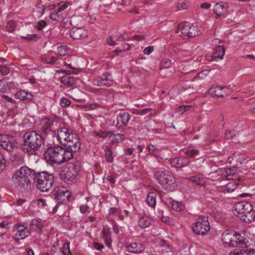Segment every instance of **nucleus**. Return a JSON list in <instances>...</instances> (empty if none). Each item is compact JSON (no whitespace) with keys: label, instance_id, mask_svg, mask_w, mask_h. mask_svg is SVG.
I'll use <instances>...</instances> for the list:
<instances>
[{"label":"nucleus","instance_id":"nucleus-1","mask_svg":"<svg viewBox=\"0 0 255 255\" xmlns=\"http://www.w3.org/2000/svg\"><path fill=\"white\" fill-rule=\"evenodd\" d=\"M21 149L30 155H37L44 145L43 136L35 130L26 131L22 137Z\"/></svg>","mask_w":255,"mask_h":255},{"label":"nucleus","instance_id":"nucleus-2","mask_svg":"<svg viewBox=\"0 0 255 255\" xmlns=\"http://www.w3.org/2000/svg\"><path fill=\"white\" fill-rule=\"evenodd\" d=\"M73 155L69 152H66L61 146H49L44 153V157L47 162L53 166L60 164L72 158Z\"/></svg>","mask_w":255,"mask_h":255},{"label":"nucleus","instance_id":"nucleus-3","mask_svg":"<svg viewBox=\"0 0 255 255\" xmlns=\"http://www.w3.org/2000/svg\"><path fill=\"white\" fill-rule=\"evenodd\" d=\"M154 178L167 191H173L177 187L175 177L169 171H157L154 174Z\"/></svg>","mask_w":255,"mask_h":255},{"label":"nucleus","instance_id":"nucleus-4","mask_svg":"<svg viewBox=\"0 0 255 255\" xmlns=\"http://www.w3.org/2000/svg\"><path fill=\"white\" fill-rule=\"evenodd\" d=\"M54 178L52 174L47 171L37 172V187L41 192H47L53 186Z\"/></svg>","mask_w":255,"mask_h":255},{"label":"nucleus","instance_id":"nucleus-5","mask_svg":"<svg viewBox=\"0 0 255 255\" xmlns=\"http://www.w3.org/2000/svg\"><path fill=\"white\" fill-rule=\"evenodd\" d=\"M202 28L199 26L197 23L190 24L188 22L178 24L176 30V33L181 32V35L187 36L189 37H194L202 33Z\"/></svg>","mask_w":255,"mask_h":255},{"label":"nucleus","instance_id":"nucleus-6","mask_svg":"<svg viewBox=\"0 0 255 255\" xmlns=\"http://www.w3.org/2000/svg\"><path fill=\"white\" fill-rule=\"evenodd\" d=\"M185 153L190 159H189L188 166L191 172H196L201 168L204 161L203 158L198 157L200 154L199 150L196 149H187Z\"/></svg>","mask_w":255,"mask_h":255},{"label":"nucleus","instance_id":"nucleus-7","mask_svg":"<svg viewBox=\"0 0 255 255\" xmlns=\"http://www.w3.org/2000/svg\"><path fill=\"white\" fill-rule=\"evenodd\" d=\"M57 122L54 119L44 118L42 119L39 125V132L45 137H55L56 135Z\"/></svg>","mask_w":255,"mask_h":255},{"label":"nucleus","instance_id":"nucleus-8","mask_svg":"<svg viewBox=\"0 0 255 255\" xmlns=\"http://www.w3.org/2000/svg\"><path fill=\"white\" fill-rule=\"evenodd\" d=\"M210 229L208 217L205 216H200L192 226L193 231L198 235H205Z\"/></svg>","mask_w":255,"mask_h":255},{"label":"nucleus","instance_id":"nucleus-9","mask_svg":"<svg viewBox=\"0 0 255 255\" xmlns=\"http://www.w3.org/2000/svg\"><path fill=\"white\" fill-rule=\"evenodd\" d=\"M0 146L4 150L11 152L18 147L16 138L10 134H0Z\"/></svg>","mask_w":255,"mask_h":255},{"label":"nucleus","instance_id":"nucleus-10","mask_svg":"<svg viewBox=\"0 0 255 255\" xmlns=\"http://www.w3.org/2000/svg\"><path fill=\"white\" fill-rule=\"evenodd\" d=\"M19 172V174L20 173L24 174V178L23 179L24 183L23 190H28L30 188L31 183L36 181L37 173L26 166L21 167Z\"/></svg>","mask_w":255,"mask_h":255},{"label":"nucleus","instance_id":"nucleus-11","mask_svg":"<svg viewBox=\"0 0 255 255\" xmlns=\"http://www.w3.org/2000/svg\"><path fill=\"white\" fill-rule=\"evenodd\" d=\"M53 195L55 199L59 203H66L69 201L70 192L63 186H58L54 188Z\"/></svg>","mask_w":255,"mask_h":255},{"label":"nucleus","instance_id":"nucleus-12","mask_svg":"<svg viewBox=\"0 0 255 255\" xmlns=\"http://www.w3.org/2000/svg\"><path fill=\"white\" fill-rule=\"evenodd\" d=\"M93 84L95 86L110 87L114 84L112 75L110 73H105L93 80Z\"/></svg>","mask_w":255,"mask_h":255},{"label":"nucleus","instance_id":"nucleus-13","mask_svg":"<svg viewBox=\"0 0 255 255\" xmlns=\"http://www.w3.org/2000/svg\"><path fill=\"white\" fill-rule=\"evenodd\" d=\"M65 146L64 150L66 152H69L73 154V152H76L79 150L81 147V142L79 139L74 137H71L66 142L63 143Z\"/></svg>","mask_w":255,"mask_h":255},{"label":"nucleus","instance_id":"nucleus-14","mask_svg":"<svg viewBox=\"0 0 255 255\" xmlns=\"http://www.w3.org/2000/svg\"><path fill=\"white\" fill-rule=\"evenodd\" d=\"M253 209L252 205L249 202H241L235 205L234 214L239 218V216L244 215Z\"/></svg>","mask_w":255,"mask_h":255},{"label":"nucleus","instance_id":"nucleus-15","mask_svg":"<svg viewBox=\"0 0 255 255\" xmlns=\"http://www.w3.org/2000/svg\"><path fill=\"white\" fill-rule=\"evenodd\" d=\"M72 136H73V134L72 133L70 129L64 127L56 129V135L55 136L57 137L60 143L62 144L69 139H70L71 137H72Z\"/></svg>","mask_w":255,"mask_h":255},{"label":"nucleus","instance_id":"nucleus-16","mask_svg":"<svg viewBox=\"0 0 255 255\" xmlns=\"http://www.w3.org/2000/svg\"><path fill=\"white\" fill-rule=\"evenodd\" d=\"M130 119L128 113L123 112L120 113L117 118L116 127L118 130H123L127 126Z\"/></svg>","mask_w":255,"mask_h":255},{"label":"nucleus","instance_id":"nucleus-17","mask_svg":"<svg viewBox=\"0 0 255 255\" xmlns=\"http://www.w3.org/2000/svg\"><path fill=\"white\" fill-rule=\"evenodd\" d=\"M70 35L74 39H81L88 36V31L83 27H74L71 29Z\"/></svg>","mask_w":255,"mask_h":255},{"label":"nucleus","instance_id":"nucleus-18","mask_svg":"<svg viewBox=\"0 0 255 255\" xmlns=\"http://www.w3.org/2000/svg\"><path fill=\"white\" fill-rule=\"evenodd\" d=\"M20 168L15 171L12 176V182L14 185L20 190H23L24 188L23 180L24 174H19Z\"/></svg>","mask_w":255,"mask_h":255},{"label":"nucleus","instance_id":"nucleus-19","mask_svg":"<svg viewBox=\"0 0 255 255\" xmlns=\"http://www.w3.org/2000/svg\"><path fill=\"white\" fill-rule=\"evenodd\" d=\"M59 175L62 180L68 184L72 182L77 176L67 167L60 172Z\"/></svg>","mask_w":255,"mask_h":255},{"label":"nucleus","instance_id":"nucleus-20","mask_svg":"<svg viewBox=\"0 0 255 255\" xmlns=\"http://www.w3.org/2000/svg\"><path fill=\"white\" fill-rule=\"evenodd\" d=\"M61 72L66 73V75L61 78V83L68 87H71L74 85L76 82V79L74 76L70 75L71 72L66 70H61Z\"/></svg>","mask_w":255,"mask_h":255},{"label":"nucleus","instance_id":"nucleus-21","mask_svg":"<svg viewBox=\"0 0 255 255\" xmlns=\"http://www.w3.org/2000/svg\"><path fill=\"white\" fill-rule=\"evenodd\" d=\"M50 18L53 21H60L61 20H63V22L62 24L64 28H69L70 26V23H67L68 20H67L66 21H64L66 18H64V16L63 15L62 13L58 12L57 10L54 11L50 13ZM71 20L69 22V23L71 22Z\"/></svg>","mask_w":255,"mask_h":255},{"label":"nucleus","instance_id":"nucleus-22","mask_svg":"<svg viewBox=\"0 0 255 255\" xmlns=\"http://www.w3.org/2000/svg\"><path fill=\"white\" fill-rule=\"evenodd\" d=\"M233 236H234L233 232L225 231L222 234V241L223 243L225 244H228L230 247H235L237 246V243L234 242Z\"/></svg>","mask_w":255,"mask_h":255},{"label":"nucleus","instance_id":"nucleus-23","mask_svg":"<svg viewBox=\"0 0 255 255\" xmlns=\"http://www.w3.org/2000/svg\"><path fill=\"white\" fill-rule=\"evenodd\" d=\"M234 238V241L237 243V246L235 247H240L242 248H247L248 245L247 242L248 240L247 239L244 238V237L242 236L240 234L235 233L234 236H233Z\"/></svg>","mask_w":255,"mask_h":255},{"label":"nucleus","instance_id":"nucleus-24","mask_svg":"<svg viewBox=\"0 0 255 255\" xmlns=\"http://www.w3.org/2000/svg\"><path fill=\"white\" fill-rule=\"evenodd\" d=\"M171 163L176 168H181L188 165L189 159L183 156L178 158H175L173 159Z\"/></svg>","mask_w":255,"mask_h":255},{"label":"nucleus","instance_id":"nucleus-25","mask_svg":"<svg viewBox=\"0 0 255 255\" xmlns=\"http://www.w3.org/2000/svg\"><path fill=\"white\" fill-rule=\"evenodd\" d=\"M225 48L222 46H217L215 48L214 52L211 57V60H217V59H222L225 55Z\"/></svg>","mask_w":255,"mask_h":255},{"label":"nucleus","instance_id":"nucleus-26","mask_svg":"<svg viewBox=\"0 0 255 255\" xmlns=\"http://www.w3.org/2000/svg\"><path fill=\"white\" fill-rule=\"evenodd\" d=\"M187 179L196 185L203 186L206 183L205 178L201 174L190 176L187 178Z\"/></svg>","mask_w":255,"mask_h":255},{"label":"nucleus","instance_id":"nucleus-27","mask_svg":"<svg viewBox=\"0 0 255 255\" xmlns=\"http://www.w3.org/2000/svg\"><path fill=\"white\" fill-rule=\"evenodd\" d=\"M144 246L141 244L133 243L127 246L128 252L133 253H140L144 250Z\"/></svg>","mask_w":255,"mask_h":255},{"label":"nucleus","instance_id":"nucleus-28","mask_svg":"<svg viewBox=\"0 0 255 255\" xmlns=\"http://www.w3.org/2000/svg\"><path fill=\"white\" fill-rule=\"evenodd\" d=\"M228 5L222 2L217 3L214 7V12L217 16L223 15L226 11Z\"/></svg>","mask_w":255,"mask_h":255},{"label":"nucleus","instance_id":"nucleus-29","mask_svg":"<svg viewBox=\"0 0 255 255\" xmlns=\"http://www.w3.org/2000/svg\"><path fill=\"white\" fill-rule=\"evenodd\" d=\"M10 160L14 164H21L24 162L23 154L21 152H16L11 154Z\"/></svg>","mask_w":255,"mask_h":255},{"label":"nucleus","instance_id":"nucleus-30","mask_svg":"<svg viewBox=\"0 0 255 255\" xmlns=\"http://www.w3.org/2000/svg\"><path fill=\"white\" fill-rule=\"evenodd\" d=\"M239 218L245 223H250L255 220V211L253 209L244 215L239 216Z\"/></svg>","mask_w":255,"mask_h":255},{"label":"nucleus","instance_id":"nucleus-31","mask_svg":"<svg viewBox=\"0 0 255 255\" xmlns=\"http://www.w3.org/2000/svg\"><path fill=\"white\" fill-rule=\"evenodd\" d=\"M224 87L216 86L215 87H212L210 89V92L211 96L213 98H221L224 97L223 94L222 90L224 88Z\"/></svg>","mask_w":255,"mask_h":255},{"label":"nucleus","instance_id":"nucleus-32","mask_svg":"<svg viewBox=\"0 0 255 255\" xmlns=\"http://www.w3.org/2000/svg\"><path fill=\"white\" fill-rule=\"evenodd\" d=\"M66 167L72 172L74 174L77 176L80 171L81 165L80 162L77 161L73 163L70 162L68 163Z\"/></svg>","mask_w":255,"mask_h":255},{"label":"nucleus","instance_id":"nucleus-33","mask_svg":"<svg viewBox=\"0 0 255 255\" xmlns=\"http://www.w3.org/2000/svg\"><path fill=\"white\" fill-rule=\"evenodd\" d=\"M156 194L154 192H149L146 197V202L148 206L154 208L155 206L156 201Z\"/></svg>","mask_w":255,"mask_h":255},{"label":"nucleus","instance_id":"nucleus-34","mask_svg":"<svg viewBox=\"0 0 255 255\" xmlns=\"http://www.w3.org/2000/svg\"><path fill=\"white\" fill-rule=\"evenodd\" d=\"M30 234V231L27 228L24 230H18L15 233V240H23Z\"/></svg>","mask_w":255,"mask_h":255},{"label":"nucleus","instance_id":"nucleus-35","mask_svg":"<svg viewBox=\"0 0 255 255\" xmlns=\"http://www.w3.org/2000/svg\"><path fill=\"white\" fill-rule=\"evenodd\" d=\"M151 224V219L147 216H144L140 218L138 221V225L142 228H145Z\"/></svg>","mask_w":255,"mask_h":255},{"label":"nucleus","instance_id":"nucleus-36","mask_svg":"<svg viewBox=\"0 0 255 255\" xmlns=\"http://www.w3.org/2000/svg\"><path fill=\"white\" fill-rule=\"evenodd\" d=\"M109 139L112 142L119 143L123 140L124 139V135L121 133L113 134L109 135Z\"/></svg>","mask_w":255,"mask_h":255},{"label":"nucleus","instance_id":"nucleus-37","mask_svg":"<svg viewBox=\"0 0 255 255\" xmlns=\"http://www.w3.org/2000/svg\"><path fill=\"white\" fill-rule=\"evenodd\" d=\"M103 149L105 152V158L108 162L112 163L114 161V157L112 150L107 145L103 146Z\"/></svg>","mask_w":255,"mask_h":255},{"label":"nucleus","instance_id":"nucleus-38","mask_svg":"<svg viewBox=\"0 0 255 255\" xmlns=\"http://www.w3.org/2000/svg\"><path fill=\"white\" fill-rule=\"evenodd\" d=\"M237 185L238 183L233 181L228 183L226 185L225 188L227 192H232L236 189Z\"/></svg>","mask_w":255,"mask_h":255},{"label":"nucleus","instance_id":"nucleus-39","mask_svg":"<svg viewBox=\"0 0 255 255\" xmlns=\"http://www.w3.org/2000/svg\"><path fill=\"white\" fill-rule=\"evenodd\" d=\"M103 236L105 239V242H106L107 244L108 245V244L110 245L111 242V233L109 229H104L102 231Z\"/></svg>","mask_w":255,"mask_h":255},{"label":"nucleus","instance_id":"nucleus-40","mask_svg":"<svg viewBox=\"0 0 255 255\" xmlns=\"http://www.w3.org/2000/svg\"><path fill=\"white\" fill-rule=\"evenodd\" d=\"M30 228L33 231H37L40 229L41 226L37 220L33 219L31 221Z\"/></svg>","mask_w":255,"mask_h":255},{"label":"nucleus","instance_id":"nucleus-41","mask_svg":"<svg viewBox=\"0 0 255 255\" xmlns=\"http://www.w3.org/2000/svg\"><path fill=\"white\" fill-rule=\"evenodd\" d=\"M27 92L24 90H19L15 94V97L16 99L24 101L25 100L26 97Z\"/></svg>","mask_w":255,"mask_h":255},{"label":"nucleus","instance_id":"nucleus-42","mask_svg":"<svg viewBox=\"0 0 255 255\" xmlns=\"http://www.w3.org/2000/svg\"><path fill=\"white\" fill-rule=\"evenodd\" d=\"M172 208L176 211H181L183 210L184 206L177 201H173L171 204Z\"/></svg>","mask_w":255,"mask_h":255},{"label":"nucleus","instance_id":"nucleus-43","mask_svg":"<svg viewBox=\"0 0 255 255\" xmlns=\"http://www.w3.org/2000/svg\"><path fill=\"white\" fill-rule=\"evenodd\" d=\"M62 249V253L64 255H72L70 250L69 243H65L63 245Z\"/></svg>","mask_w":255,"mask_h":255},{"label":"nucleus","instance_id":"nucleus-44","mask_svg":"<svg viewBox=\"0 0 255 255\" xmlns=\"http://www.w3.org/2000/svg\"><path fill=\"white\" fill-rule=\"evenodd\" d=\"M111 133V132H106L102 130H100L98 131L95 132V135L99 136L100 137L105 138L107 137L108 136H109V135Z\"/></svg>","mask_w":255,"mask_h":255},{"label":"nucleus","instance_id":"nucleus-45","mask_svg":"<svg viewBox=\"0 0 255 255\" xmlns=\"http://www.w3.org/2000/svg\"><path fill=\"white\" fill-rule=\"evenodd\" d=\"M171 61L169 59H163L161 62V66L162 68H168L170 67Z\"/></svg>","mask_w":255,"mask_h":255},{"label":"nucleus","instance_id":"nucleus-46","mask_svg":"<svg viewBox=\"0 0 255 255\" xmlns=\"http://www.w3.org/2000/svg\"><path fill=\"white\" fill-rule=\"evenodd\" d=\"M71 101L66 98H62L60 101V105L62 108H65L70 105Z\"/></svg>","mask_w":255,"mask_h":255},{"label":"nucleus","instance_id":"nucleus-47","mask_svg":"<svg viewBox=\"0 0 255 255\" xmlns=\"http://www.w3.org/2000/svg\"><path fill=\"white\" fill-rule=\"evenodd\" d=\"M5 167V160L2 152L0 151V171Z\"/></svg>","mask_w":255,"mask_h":255},{"label":"nucleus","instance_id":"nucleus-48","mask_svg":"<svg viewBox=\"0 0 255 255\" xmlns=\"http://www.w3.org/2000/svg\"><path fill=\"white\" fill-rule=\"evenodd\" d=\"M6 28L9 32L13 31L15 29V24L14 22L12 20L9 21L6 24Z\"/></svg>","mask_w":255,"mask_h":255},{"label":"nucleus","instance_id":"nucleus-49","mask_svg":"<svg viewBox=\"0 0 255 255\" xmlns=\"http://www.w3.org/2000/svg\"><path fill=\"white\" fill-rule=\"evenodd\" d=\"M10 72V69L5 65H0V74L2 75H6Z\"/></svg>","mask_w":255,"mask_h":255},{"label":"nucleus","instance_id":"nucleus-50","mask_svg":"<svg viewBox=\"0 0 255 255\" xmlns=\"http://www.w3.org/2000/svg\"><path fill=\"white\" fill-rule=\"evenodd\" d=\"M58 5L59 6V7L57 10L60 13H62V12L68 7L67 3L63 2H59Z\"/></svg>","mask_w":255,"mask_h":255},{"label":"nucleus","instance_id":"nucleus-51","mask_svg":"<svg viewBox=\"0 0 255 255\" xmlns=\"http://www.w3.org/2000/svg\"><path fill=\"white\" fill-rule=\"evenodd\" d=\"M22 38L24 39L29 40H35L36 39L40 38V36L37 34H27L25 36H22Z\"/></svg>","mask_w":255,"mask_h":255},{"label":"nucleus","instance_id":"nucleus-52","mask_svg":"<svg viewBox=\"0 0 255 255\" xmlns=\"http://www.w3.org/2000/svg\"><path fill=\"white\" fill-rule=\"evenodd\" d=\"M236 135V131L235 130H229L227 131L225 133V137L227 139H230L232 138L233 136Z\"/></svg>","mask_w":255,"mask_h":255},{"label":"nucleus","instance_id":"nucleus-53","mask_svg":"<svg viewBox=\"0 0 255 255\" xmlns=\"http://www.w3.org/2000/svg\"><path fill=\"white\" fill-rule=\"evenodd\" d=\"M243 255H255V250L253 249L242 250Z\"/></svg>","mask_w":255,"mask_h":255},{"label":"nucleus","instance_id":"nucleus-54","mask_svg":"<svg viewBox=\"0 0 255 255\" xmlns=\"http://www.w3.org/2000/svg\"><path fill=\"white\" fill-rule=\"evenodd\" d=\"M86 107L90 110H93L100 108V105L98 103H92L87 105Z\"/></svg>","mask_w":255,"mask_h":255},{"label":"nucleus","instance_id":"nucleus-55","mask_svg":"<svg viewBox=\"0 0 255 255\" xmlns=\"http://www.w3.org/2000/svg\"><path fill=\"white\" fill-rule=\"evenodd\" d=\"M57 60V58L54 56H51L47 57L45 59V60L47 63L53 64Z\"/></svg>","mask_w":255,"mask_h":255},{"label":"nucleus","instance_id":"nucleus-56","mask_svg":"<svg viewBox=\"0 0 255 255\" xmlns=\"http://www.w3.org/2000/svg\"><path fill=\"white\" fill-rule=\"evenodd\" d=\"M57 52L60 56H65L67 55V52L63 46L58 47Z\"/></svg>","mask_w":255,"mask_h":255},{"label":"nucleus","instance_id":"nucleus-57","mask_svg":"<svg viewBox=\"0 0 255 255\" xmlns=\"http://www.w3.org/2000/svg\"><path fill=\"white\" fill-rule=\"evenodd\" d=\"M154 48L152 46H149L146 47L143 51L144 54L149 55L153 51Z\"/></svg>","mask_w":255,"mask_h":255},{"label":"nucleus","instance_id":"nucleus-58","mask_svg":"<svg viewBox=\"0 0 255 255\" xmlns=\"http://www.w3.org/2000/svg\"><path fill=\"white\" fill-rule=\"evenodd\" d=\"M177 8L178 10L185 9L188 8V5L184 2H181L177 4Z\"/></svg>","mask_w":255,"mask_h":255},{"label":"nucleus","instance_id":"nucleus-59","mask_svg":"<svg viewBox=\"0 0 255 255\" xmlns=\"http://www.w3.org/2000/svg\"><path fill=\"white\" fill-rule=\"evenodd\" d=\"M47 25V23L45 21L40 20L37 23V28L41 30L42 28L45 27Z\"/></svg>","mask_w":255,"mask_h":255},{"label":"nucleus","instance_id":"nucleus-60","mask_svg":"<svg viewBox=\"0 0 255 255\" xmlns=\"http://www.w3.org/2000/svg\"><path fill=\"white\" fill-rule=\"evenodd\" d=\"M209 73V71L208 70H205L201 71L197 74V76L203 79L204 78V76H207Z\"/></svg>","mask_w":255,"mask_h":255},{"label":"nucleus","instance_id":"nucleus-61","mask_svg":"<svg viewBox=\"0 0 255 255\" xmlns=\"http://www.w3.org/2000/svg\"><path fill=\"white\" fill-rule=\"evenodd\" d=\"M151 111V108L144 109L141 111H138L136 113L140 115H145Z\"/></svg>","mask_w":255,"mask_h":255},{"label":"nucleus","instance_id":"nucleus-62","mask_svg":"<svg viewBox=\"0 0 255 255\" xmlns=\"http://www.w3.org/2000/svg\"><path fill=\"white\" fill-rule=\"evenodd\" d=\"M151 111V108L144 109L141 111H138L136 113L140 115H145Z\"/></svg>","mask_w":255,"mask_h":255},{"label":"nucleus","instance_id":"nucleus-63","mask_svg":"<svg viewBox=\"0 0 255 255\" xmlns=\"http://www.w3.org/2000/svg\"><path fill=\"white\" fill-rule=\"evenodd\" d=\"M7 90V86L3 84L2 80H0V91L5 92Z\"/></svg>","mask_w":255,"mask_h":255},{"label":"nucleus","instance_id":"nucleus-64","mask_svg":"<svg viewBox=\"0 0 255 255\" xmlns=\"http://www.w3.org/2000/svg\"><path fill=\"white\" fill-rule=\"evenodd\" d=\"M93 246L94 248H95L98 251H101L102 249L104 248V246L102 244H100L96 242L94 243Z\"/></svg>","mask_w":255,"mask_h":255}]
</instances>
